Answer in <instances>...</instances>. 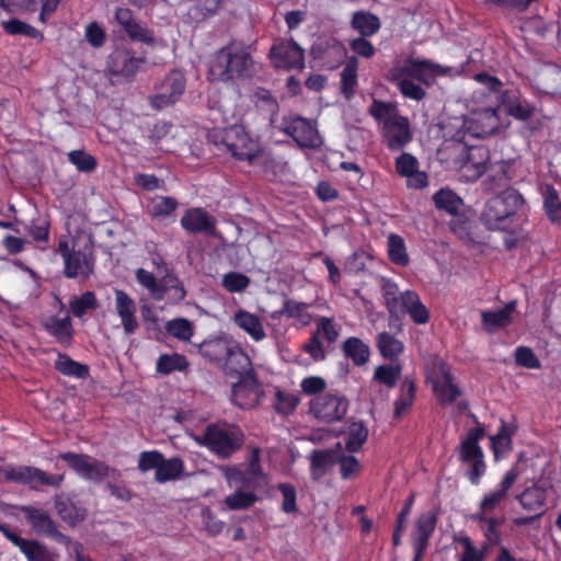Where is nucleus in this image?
<instances>
[{"instance_id":"51","label":"nucleus","mask_w":561,"mask_h":561,"mask_svg":"<svg viewBox=\"0 0 561 561\" xmlns=\"http://www.w3.org/2000/svg\"><path fill=\"white\" fill-rule=\"evenodd\" d=\"M436 208L457 215L463 205L462 199L449 188H440L433 196Z\"/></svg>"},{"instance_id":"1","label":"nucleus","mask_w":561,"mask_h":561,"mask_svg":"<svg viewBox=\"0 0 561 561\" xmlns=\"http://www.w3.org/2000/svg\"><path fill=\"white\" fill-rule=\"evenodd\" d=\"M254 75L251 46L231 41L217 50L209 61L208 79L217 82L247 80Z\"/></svg>"},{"instance_id":"38","label":"nucleus","mask_w":561,"mask_h":561,"mask_svg":"<svg viewBox=\"0 0 561 561\" xmlns=\"http://www.w3.org/2000/svg\"><path fill=\"white\" fill-rule=\"evenodd\" d=\"M234 323L245 331L251 339L260 342L265 339L266 333L260 318L247 310H238L233 316Z\"/></svg>"},{"instance_id":"12","label":"nucleus","mask_w":561,"mask_h":561,"mask_svg":"<svg viewBox=\"0 0 561 561\" xmlns=\"http://www.w3.org/2000/svg\"><path fill=\"white\" fill-rule=\"evenodd\" d=\"M340 336L332 318L321 317L317 323L316 330L312 332L308 342L302 350L316 362H322L327 358V352L321 342V337L327 340L329 344L335 343Z\"/></svg>"},{"instance_id":"47","label":"nucleus","mask_w":561,"mask_h":561,"mask_svg":"<svg viewBox=\"0 0 561 561\" xmlns=\"http://www.w3.org/2000/svg\"><path fill=\"white\" fill-rule=\"evenodd\" d=\"M416 386L413 380L405 379L401 387L400 393L393 403V417L400 419L413 404L415 399Z\"/></svg>"},{"instance_id":"52","label":"nucleus","mask_w":561,"mask_h":561,"mask_svg":"<svg viewBox=\"0 0 561 561\" xmlns=\"http://www.w3.org/2000/svg\"><path fill=\"white\" fill-rule=\"evenodd\" d=\"M368 438V428L363 422H353L350 424L346 437L345 448L348 453H357Z\"/></svg>"},{"instance_id":"36","label":"nucleus","mask_w":561,"mask_h":561,"mask_svg":"<svg viewBox=\"0 0 561 561\" xmlns=\"http://www.w3.org/2000/svg\"><path fill=\"white\" fill-rule=\"evenodd\" d=\"M516 308V302L511 301L504 308L499 310L482 311L481 319L482 325L488 332H493L496 329H503L510 325L513 321L512 313Z\"/></svg>"},{"instance_id":"40","label":"nucleus","mask_w":561,"mask_h":561,"mask_svg":"<svg viewBox=\"0 0 561 561\" xmlns=\"http://www.w3.org/2000/svg\"><path fill=\"white\" fill-rule=\"evenodd\" d=\"M310 306L311 305L307 302L285 299L282 308L274 312V318L284 316L289 319H296L302 325H308L312 321V316L308 311Z\"/></svg>"},{"instance_id":"3","label":"nucleus","mask_w":561,"mask_h":561,"mask_svg":"<svg viewBox=\"0 0 561 561\" xmlns=\"http://www.w3.org/2000/svg\"><path fill=\"white\" fill-rule=\"evenodd\" d=\"M208 138L216 146H224L234 159L248 161L251 164L264 153L260 144L245 131L242 125L214 128L209 131Z\"/></svg>"},{"instance_id":"42","label":"nucleus","mask_w":561,"mask_h":561,"mask_svg":"<svg viewBox=\"0 0 561 561\" xmlns=\"http://www.w3.org/2000/svg\"><path fill=\"white\" fill-rule=\"evenodd\" d=\"M357 69L358 60L356 56L347 59L344 69L341 73V93L350 101L355 96L357 87Z\"/></svg>"},{"instance_id":"19","label":"nucleus","mask_w":561,"mask_h":561,"mask_svg":"<svg viewBox=\"0 0 561 561\" xmlns=\"http://www.w3.org/2000/svg\"><path fill=\"white\" fill-rule=\"evenodd\" d=\"M114 18L131 41L147 45L154 44L153 32L138 22L129 8L118 7L115 10Z\"/></svg>"},{"instance_id":"18","label":"nucleus","mask_w":561,"mask_h":561,"mask_svg":"<svg viewBox=\"0 0 561 561\" xmlns=\"http://www.w3.org/2000/svg\"><path fill=\"white\" fill-rule=\"evenodd\" d=\"M22 512L36 534L45 535L60 543L68 542V537L58 530L56 523L47 511L33 506H23Z\"/></svg>"},{"instance_id":"49","label":"nucleus","mask_w":561,"mask_h":561,"mask_svg":"<svg viewBox=\"0 0 561 561\" xmlns=\"http://www.w3.org/2000/svg\"><path fill=\"white\" fill-rule=\"evenodd\" d=\"M135 276L138 284L148 290L153 300L161 301L164 299L163 278L159 280L152 272L141 267L136 270Z\"/></svg>"},{"instance_id":"24","label":"nucleus","mask_w":561,"mask_h":561,"mask_svg":"<svg viewBox=\"0 0 561 561\" xmlns=\"http://www.w3.org/2000/svg\"><path fill=\"white\" fill-rule=\"evenodd\" d=\"M490 160L489 149L483 146H471L466 150V159L461 164V170L466 176L472 181L482 176L488 168L486 162Z\"/></svg>"},{"instance_id":"64","label":"nucleus","mask_w":561,"mask_h":561,"mask_svg":"<svg viewBox=\"0 0 561 561\" xmlns=\"http://www.w3.org/2000/svg\"><path fill=\"white\" fill-rule=\"evenodd\" d=\"M251 283L249 276L240 272H228L222 275L221 286L229 293H242Z\"/></svg>"},{"instance_id":"63","label":"nucleus","mask_w":561,"mask_h":561,"mask_svg":"<svg viewBox=\"0 0 561 561\" xmlns=\"http://www.w3.org/2000/svg\"><path fill=\"white\" fill-rule=\"evenodd\" d=\"M336 463L340 466V476L343 480H353L357 478L362 471V465L353 455H337Z\"/></svg>"},{"instance_id":"59","label":"nucleus","mask_w":561,"mask_h":561,"mask_svg":"<svg viewBox=\"0 0 561 561\" xmlns=\"http://www.w3.org/2000/svg\"><path fill=\"white\" fill-rule=\"evenodd\" d=\"M299 401L300 400L297 394L283 391L277 388L275 391L273 408L276 413L287 416L295 412Z\"/></svg>"},{"instance_id":"35","label":"nucleus","mask_w":561,"mask_h":561,"mask_svg":"<svg viewBox=\"0 0 561 561\" xmlns=\"http://www.w3.org/2000/svg\"><path fill=\"white\" fill-rule=\"evenodd\" d=\"M550 485L535 483L526 488L518 496L522 507L530 512H541L547 500V491Z\"/></svg>"},{"instance_id":"27","label":"nucleus","mask_w":561,"mask_h":561,"mask_svg":"<svg viewBox=\"0 0 561 561\" xmlns=\"http://www.w3.org/2000/svg\"><path fill=\"white\" fill-rule=\"evenodd\" d=\"M512 165L508 161L501 160L490 167V173L483 181V190L488 193L499 194L510 186L513 179Z\"/></svg>"},{"instance_id":"26","label":"nucleus","mask_w":561,"mask_h":561,"mask_svg":"<svg viewBox=\"0 0 561 561\" xmlns=\"http://www.w3.org/2000/svg\"><path fill=\"white\" fill-rule=\"evenodd\" d=\"M115 309L125 333H135L139 327L136 318L137 306L134 299L122 289L115 290Z\"/></svg>"},{"instance_id":"28","label":"nucleus","mask_w":561,"mask_h":561,"mask_svg":"<svg viewBox=\"0 0 561 561\" xmlns=\"http://www.w3.org/2000/svg\"><path fill=\"white\" fill-rule=\"evenodd\" d=\"M230 348L231 352L221 364L225 374L238 378H243L247 374H255L251 368L249 355L234 342Z\"/></svg>"},{"instance_id":"29","label":"nucleus","mask_w":561,"mask_h":561,"mask_svg":"<svg viewBox=\"0 0 561 561\" xmlns=\"http://www.w3.org/2000/svg\"><path fill=\"white\" fill-rule=\"evenodd\" d=\"M400 319L409 314L415 324H426L430 321V310L422 302L419 294L414 290L402 291Z\"/></svg>"},{"instance_id":"5","label":"nucleus","mask_w":561,"mask_h":561,"mask_svg":"<svg viewBox=\"0 0 561 561\" xmlns=\"http://www.w3.org/2000/svg\"><path fill=\"white\" fill-rule=\"evenodd\" d=\"M472 417L477 426L468 430L458 446L457 453L459 461L470 467L466 477L473 485H478L486 470L484 453L479 444L485 436V428L483 424L478 422L476 415L472 414Z\"/></svg>"},{"instance_id":"17","label":"nucleus","mask_w":561,"mask_h":561,"mask_svg":"<svg viewBox=\"0 0 561 561\" xmlns=\"http://www.w3.org/2000/svg\"><path fill=\"white\" fill-rule=\"evenodd\" d=\"M186 80L180 71H171L161 82L160 91L151 96L150 104L162 110L174 104L184 93Z\"/></svg>"},{"instance_id":"43","label":"nucleus","mask_w":561,"mask_h":561,"mask_svg":"<svg viewBox=\"0 0 561 561\" xmlns=\"http://www.w3.org/2000/svg\"><path fill=\"white\" fill-rule=\"evenodd\" d=\"M473 519L480 524L486 546H497L502 541V534L499 529L502 519L485 515L484 513H476Z\"/></svg>"},{"instance_id":"10","label":"nucleus","mask_w":561,"mask_h":561,"mask_svg":"<svg viewBox=\"0 0 561 561\" xmlns=\"http://www.w3.org/2000/svg\"><path fill=\"white\" fill-rule=\"evenodd\" d=\"M347 398L339 393H324L310 400L309 412L317 420L332 424L344 419L348 410Z\"/></svg>"},{"instance_id":"23","label":"nucleus","mask_w":561,"mask_h":561,"mask_svg":"<svg viewBox=\"0 0 561 561\" xmlns=\"http://www.w3.org/2000/svg\"><path fill=\"white\" fill-rule=\"evenodd\" d=\"M518 476L519 472L516 467L507 470L497 488L483 496L478 513H484L485 515L492 513L507 497V493Z\"/></svg>"},{"instance_id":"31","label":"nucleus","mask_w":561,"mask_h":561,"mask_svg":"<svg viewBox=\"0 0 561 561\" xmlns=\"http://www.w3.org/2000/svg\"><path fill=\"white\" fill-rule=\"evenodd\" d=\"M225 477L229 485L254 493L266 488L270 483V479H259L256 476H248L242 472V469L237 467H227L225 469Z\"/></svg>"},{"instance_id":"2","label":"nucleus","mask_w":561,"mask_h":561,"mask_svg":"<svg viewBox=\"0 0 561 561\" xmlns=\"http://www.w3.org/2000/svg\"><path fill=\"white\" fill-rule=\"evenodd\" d=\"M524 204L519 191L507 187L485 202L480 220L488 230L513 232L514 218Z\"/></svg>"},{"instance_id":"9","label":"nucleus","mask_w":561,"mask_h":561,"mask_svg":"<svg viewBox=\"0 0 561 561\" xmlns=\"http://www.w3.org/2000/svg\"><path fill=\"white\" fill-rule=\"evenodd\" d=\"M244 442L239 431H229L218 424H208L199 443L221 458H228L238 451Z\"/></svg>"},{"instance_id":"60","label":"nucleus","mask_w":561,"mask_h":561,"mask_svg":"<svg viewBox=\"0 0 561 561\" xmlns=\"http://www.w3.org/2000/svg\"><path fill=\"white\" fill-rule=\"evenodd\" d=\"M162 289H164V299L172 304H179L186 297V289L176 275H165L163 277Z\"/></svg>"},{"instance_id":"6","label":"nucleus","mask_w":561,"mask_h":561,"mask_svg":"<svg viewBox=\"0 0 561 561\" xmlns=\"http://www.w3.org/2000/svg\"><path fill=\"white\" fill-rule=\"evenodd\" d=\"M268 59L276 70L302 71L306 67L305 49L293 37L274 38Z\"/></svg>"},{"instance_id":"54","label":"nucleus","mask_w":561,"mask_h":561,"mask_svg":"<svg viewBox=\"0 0 561 561\" xmlns=\"http://www.w3.org/2000/svg\"><path fill=\"white\" fill-rule=\"evenodd\" d=\"M184 468L183 460L179 457L164 459L160 461L158 470L154 473V479L158 482H167L178 479Z\"/></svg>"},{"instance_id":"55","label":"nucleus","mask_w":561,"mask_h":561,"mask_svg":"<svg viewBox=\"0 0 561 561\" xmlns=\"http://www.w3.org/2000/svg\"><path fill=\"white\" fill-rule=\"evenodd\" d=\"M388 256L389 260L399 266H408L410 257L407 253L404 240L397 233H391L388 237Z\"/></svg>"},{"instance_id":"44","label":"nucleus","mask_w":561,"mask_h":561,"mask_svg":"<svg viewBox=\"0 0 561 561\" xmlns=\"http://www.w3.org/2000/svg\"><path fill=\"white\" fill-rule=\"evenodd\" d=\"M188 366L190 363L187 358L182 354H161L156 363V371L167 376L174 371H184Z\"/></svg>"},{"instance_id":"21","label":"nucleus","mask_w":561,"mask_h":561,"mask_svg":"<svg viewBox=\"0 0 561 561\" xmlns=\"http://www.w3.org/2000/svg\"><path fill=\"white\" fill-rule=\"evenodd\" d=\"M180 224L183 230L194 234H214L216 230V219L202 207L186 209Z\"/></svg>"},{"instance_id":"41","label":"nucleus","mask_w":561,"mask_h":561,"mask_svg":"<svg viewBox=\"0 0 561 561\" xmlns=\"http://www.w3.org/2000/svg\"><path fill=\"white\" fill-rule=\"evenodd\" d=\"M55 508L59 517L70 524L76 525L85 518L87 511L80 505H77L70 499L57 496L55 500Z\"/></svg>"},{"instance_id":"14","label":"nucleus","mask_w":561,"mask_h":561,"mask_svg":"<svg viewBox=\"0 0 561 561\" xmlns=\"http://www.w3.org/2000/svg\"><path fill=\"white\" fill-rule=\"evenodd\" d=\"M383 142L390 151H399L412 140L408 117L394 114L382 125Z\"/></svg>"},{"instance_id":"15","label":"nucleus","mask_w":561,"mask_h":561,"mask_svg":"<svg viewBox=\"0 0 561 561\" xmlns=\"http://www.w3.org/2000/svg\"><path fill=\"white\" fill-rule=\"evenodd\" d=\"M284 131L301 148L317 149L322 145L318 129L304 117L284 119Z\"/></svg>"},{"instance_id":"46","label":"nucleus","mask_w":561,"mask_h":561,"mask_svg":"<svg viewBox=\"0 0 561 561\" xmlns=\"http://www.w3.org/2000/svg\"><path fill=\"white\" fill-rule=\"evenodd\" d=\"M376 346L380 355L390 360L398 358L404 350L403 343L388 332L377 335Z\"/></svg>"},{"instance_id":"50","label":"nucleus","mask_w":561,"mask_h":561,"mask_svg":"<svg viewBox=\"0 0 561 561\" xmlns=\"http://www.w3.org/2000/svg\"><path fill=\"white\" fill-rule=\"evenodd\" d=\"M178 207L179 202L175 197L157 195L151 199L148 214L152 218L163 219L173 215Z\"/></svg>"},{"instance_id":"58","label":"nucleus","mask_w":561,"mask_h":561,"mask_svg":"<svg viewBox=\"0 0 561 561\" xmlns=\"http://www.w3.org/2000/svg\"><path fill=\"white\" fill-rule=\"evenodd\" d=\"M543 209L547 218L551 222H559L561 220V202L558 191L553 185H547L543 194Z\"/></svg>"},{"instance_id":"37","label":"nucleus","mask_w":561,"mask_h":561,"mask_svg":"<svg viewBox=\"0 0 561 561\" xmlns=\"http://www.w3.org/2000/svg\"><path fill=\"white\" fill-rule=\"evenodd\" d=\"M54 367L59 374L77 379H85L90 375V368L87 364L77 362L68 354L61 352H57Z\"/></svg>"},{"instance_id":"30","label":"nucleus","mask_w":561,"mask_h":561,"mask_svg":"<svg viewBox=\"0 0 561 561\" xmlns=\"http://www.w3.org/2000/svg\"><path fill=\"white\" fill-rule=\"evenodd\" d=\"M433 391L440 405L454 403L462 393L454 382V377L449 370H443L437 380L433 382Z\"/></svg>"},{"instance_id":"32","label":"nucleus","mask_w":561,"mask_h":561,"mask_svg":"<svg viewBox=\"0 0 561 561\" xmlns=\"http://www.w3.org/2000/svg\"><path fill=\"white\" fill-rule=\"evenodd\" d=\"M339 453L333 449H314L309 456L310 476L312 480H320L328 470L336 463Z\"/></svg>"},{"instance_id":"11","label":"nucleus","mask_w":561,"mask_h":561,"mask_svg":"<svg viewBox=\"0 0 561 561\" xmlns=\"http://www.w3.org/2000/svg\"><path fill=\"white\" fill-rule=\"evenodd\" d=\"M58 458L64 460L71 470L84 480L101 482L108 477L111 471L110 466L104 461L93 459L87 454L67 451L60 453Z\"/></svg>"},{"instance_id":"20","label":"nucleus","mask_w":561,"mask_h":561,"mask_svg":"<svg viewBox=\"0 0 561 561\" xmlns=\"http://www.w3.org/2000/svg\"><path fill=\"white\" fill-rule=\"evenodd\" d=\"M145 60L129 49H116L108 57L107 69L113 76L134 78Z\"/></svg>"},{"instance_id":"8","label":"nucleus","mask_w":561,"mask_h":561,"mask_svg":"<svg viewBox=\"0 0 561 561\" xmlns=\"http://www.w3.org/2000/svg\"><path fill=\"white\" fill-rule=\"evenodd\" d=\"M346 57L345 46L334 37L320 36L310 47V65L318 70H334Z\"/></svg>"},{"instance_id":"22","label":"nucleus","mask_w":561,"mask_h":561,"mask_svg":"<svg viewBox=\"0 0 561 561\" xmlns=\"http://www.w3.org/2000/svg\"><path fill=\"white\" fill-rule=\"evenodd\" d=\"M43 329L64 348H69L75 340L76 331L69 314L64 318L50 316L42 322Z\"/></svg>"},{"instance_id":"62","label":"nucleus","mask_w":561,"mask_h":561,"mask_svg":"<svg viewBox=\"0 0 561 561\" xmlns=\"http://www.w3.org/2000/svg\"><path fill=\"white\" fill-rule=\"evenodd\" d=\"M165 331L169 335L185 342L190 341L194 334L193 323L185 318H176L168 321Z\"/></svg>"},{"instance_id":"53","label":"nucleus","mask_w":561,"mask_h":561,"mask_svg":"<svg viewBox=\"0 0 561 561\" xmlns=\"http://www.w3.org/2000/svg\"><path fill=\"white\" fill-rule=\"evenodd\" d=\"M259 500L256 493L236 488L233 493L225 497L224 503L231 511H241L250 508Z\"/></svg>"},{"instance_id":"39","label":"nucleus","mask_w":561,"mask_h":561,"mask_svg":"<svg viewBox=\"0 0 561 561\" xmlns=\"http://www.w3.org/2000/svg\"><path fill=\"white\" fill-rule=\"evenodd\" d=\"M381 296L390 318L400 320L402 293L399 291L398 284L390 278H383L381 283Z\"/></svg>"},{"instance_id":"13","label":"nucleus","mask_w":561,"mask_h":561,"mask_svg":"<svg viewBox=\"0 0 561 561\" xmlns=\"http://www.w3.org/2000/svg\"><path fill=\"white\" fill-rule=\"evenodd\" d=\"M263 394L264 391L256 378V374H247L243 378H239L231 389L233 404L242 410H250L256 407Z\"/></svg>"},{"instance_id":"16","label":"nucleus","mask_w":561,"mask_h":561,"mask_svg":"<svg viewBox=\"0 0 561 561\" xmlns=\"http://www.w3.org/2000/svg\"><path fill=\"white\" fill-rule=\"evenodd\" d=\"M95 254L92 247L75 250L64 260V276L70 279L81 277L83 280L94 274Z\"/></svg>"},{"instance_id":"7","label":"nucleus","mask_w":561,"mask_h":561,"mask_svg":"<svg viewBox=\"0 0 561 561\" xmlns=\"http://www.w3.org/2000/svg\"><path fill=\"white\" fill-rule=\"evenodd\" d=\"M0 473L7 481L25 484L32 490L42 486L59 488L65 480V474H51L33 466H0Z\"/></svg>"},{"instance_id":"4","label":"nucleus","mask_w":561,"mask_h":561,"mask_svg":"<svg viewBox=\"0 0 561 561\" xmlns=\"http://www.w3.org/2000/svg\"><path fill=\"white\" fill-rule=\"evenodd\" d=\"M459 73L455 67L442 66L431 59L407 57L402 65L392 67L389 79L398 84L401 79H414L431 87L437 77H453Z\"/></svg>"},{"instance_id":"33","label":"nucleus","mask_w":561,"mask_h":561,"mask_svg":"<svg viewBox=\"0 0 561 561\" xmlns=\"http://www.w3.org/2000/svg\"><path fill=\"white\" fill-rule=\"evenodd\" d=\"M341 351L346 359L358 367L365 366L370 358L369 345L357 336L345 339L341 344Z\"/></svg>"},{"instance_id":"45","label":"nucleus","mask_w":561,"mask_h":561,"mask_svg":"<svg viewBox=\"0 0 561 561\" xmlns=\"http://www.w3.org/2000/svg\"><path fill=\"white\" fill-rule=\"evenodd\" d=\"M352 27L356 30L360 36H373L381 26L378 16L370 12L358 11L353 14Z\"/></svg>"},{"instance_id":"56","label":"nucleus","mask_w":561,"mask_h":561,"mask_svg":"<svg viewBox=\"0 0 561 561\" xmlns=\"http://www.w3.org/2000/svg\"><path fill=\"white\" fill-rule=\"evenodd\" d=\"M27 561H57L58 553L38 540L31 539L22 552Z\"/></svg>"},{"instance_id":"61","label":"nucleus","mask_w":561,"mask_h":561,"mask_svg":"<svg viewBox=\"0 0 561 561\" xmlns=\"http://www.w3.org/2000/svg\"><path fill=\"white\" fill-rule=\"evenodd\" d=\"M68 161L73 164L79 172L92 173L98 168V160L94 156L83 149L71 150L67 153Z\"/></svg>"},{"instance_id":"25","label":"nucleus","mask_w":561,"mask_h":561,"mask_svg":"<svg viewBox=\"0 0 561 561\" xmlns=\"http://www.w3.org/2000/svg\"><path fill=\"white\" fill-rule=\"evenodd\" d=\"M437 525V515L434 512L422 513L415 520L411 531L412 548L427 550L430 539Z\"/></svg>"},{"instance_id":"48","label":"nucleus","mask_w":561,"mask_h":561,"mask_svg":"<svg viewBox=\"0 0 561 561\" xmlns=\"http://www.w3.org/2000/svg\"><path fill=\"white\" fill-rule=\"evenodd\" d=\"M2 27L4 32L10 35H22L32 39H36L38 43H42L45 39L44 33L42 31L16 18L4 21L2 23Z\"/></svg>"},{"instance_id":"57","label":"nucleus","mask_w":561,"mask_h":561,"mask_svg":"<svg viewBox=\"0 0 561 561\" xmlns=\"http://www.w3.org/2000/svg\"><path fill=\"white\" fill-rule=\"evenodd\" d=\"M100 307L94 291L87 290L69 302L70 312L76 318H82L88 310H95Z\"/></svg>"},{"instance_id":"34","label":"nucleus","mask_w":561,"mask_h":561,"mask_svg":"<svg viewBox=\"0 0 561 561\" xmlns=\"http://www.w3.org/2000/svg\"><path fill=\"white\" fill-rule=\"evenodd\" d=\"M233 342L229 341L226 337H217L208 341H204L199 347V354L207 358L209 362L217 364L218 366H221L225 358L229 355V352H231V346Z\"/></svg>"}]
</instances>
